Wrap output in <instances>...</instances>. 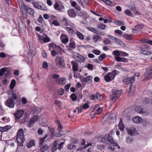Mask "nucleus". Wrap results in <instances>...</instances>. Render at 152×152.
Listing matches in <instances>:
<instances>
[{
  "label": "nucleus",
  "mask_w": 152,
  "mask_h": 152,
  "mask_svg": "<svg viewBox=\"0 0 152 152\" xmlns=\"http://www.w3.org/2000/svg\"><path fill=\"white\" fill-rule=\"evenodd\" d=\"M28 7L26 6L25 5L21 7L20 9H21V11L22 14L23 15V17H26V11L27 9H28Z\"/></svg>",
  "instance_id": "obj_17"
},
{
  "label": "nucleus",
  "mask_w": 152,
  "mask_h": 152,
  "mask_svg": "<svg viewBox=\"0 0 152 152\" xmlns=\"http://www.w3.org/2000/svg\"><path fill=\"white\" fill-rule=\"evenodd\" d=\"M39 118V117L37 115L34 116L32 118H31L34 122H36L37 121Z\"/></svg>",
  "instance_id": "obj_56"
},
{
  "label": "nucleus",
  "mask_w": 152,
  "mask_h": 152,
  "mask_svg": "<svg viewBox=\"0 0 152 152\" xmlns=\"http://www.w3.org/2000/svg\"><path fill=\"white\" fill-rule=\"evenodd\" d=\"M24 137L23 129H19L16 135V139L19 146L21 147L23 146V143L25 141Z\"/></svg>",
  "instance_id": "obj_2"
},
{
  "label": "nucleus",
  "mask_w": 152,
  "mask_h": 152,
  "mask_svg": "<svg viewBox=\"0 0 152 152\" xmlns=\"http://www.w3.org/2000/svg\"><path fill=\"white\" fill-rule=\"evenodd\" d=\"M69 46L71 48L74 49L76 48V45L75 42H71L69 44Z\"/></svg>",
  "instance_id": "obj_43"
},
{
  "label": "nucleus",
  "mask_w": 152,
  "mask_h": 152,
  "mask_svg": "<svg viewBox=\"0 0 152 152\" xmlns=\"http://www.w3.org/2000/svg\"><path fill=\"white\" fill-rule=\"evenodd\" d=\"M118 127L119 129L121 131H123L124 129V124L122 120L120 118V120L119 123L118 125Z\"/></svg>",
  "instance_id": "obj_22"
},
{
  "label": "nucleus",
  "mask_w": 152,
  "mask_h": 152,
  "mask_svg": "<svg viewBox=\"0 0 152 152\" xmlns=\"http://www.w3.org/2000/svg\"><path fill=\"white\" fill-rule=\"evenodd\" d=\"M135 89V86L134 85L132 84L129 88V93H131L132 94L134 93Z\"/></svg>",
  "instance_id": "obj_30"
},
{
  "label": "nucleus",
  "mask_w": 152,
  "mask_h": 152,
  "mask_svg": "<svg viewBox=\"0 0 152 152\" xmlns=\"http://www.w3.org/2000/svg\"><path fill=\"white\" fill-rule=\"evenodd\" d=\"M40 146H41L40 150L42 152H44L46 151L49 148L48 145L46 144L42 145Z\"/></svg>",
  "instance_id": "obj_24"
},
{
  "label": "nucleus",
  "mask_w": 152,
  "mask_h": 152,
  "mask_svg": "<svg viewBox=\"0 0 152 152\" xmlns=\"http://www.w3.org/2000/svg\"><path fill=\"white\" fill-rule=\"evenodd\" d=\"M76 54L77 55H74V58L75 60L79 62H84L85 60V58L84 56L78 53H76Z\"/></svg>",
  "instance_id": "obj_8"
},
{
  "label": "nucleus",
  "mask_w": 152,
  "mask_h": 152,
  "mask_svg": "<svg viewBox=\"0 0 152 152\" xmlns=\"http://www.w3.org/2000/svg\"><path fill=\"white\" fill-rule=\"evenodd\" d=\"M114 55L117 56H119L121 55V52L120 53L119 51L118 50H115L113 51Z\"/></svg>",
  "instance_id": "obj_51"
},
{
  "label": "nucleus",
  "mask_w": 152,
  "mask_h": 152,
  "mask_svg": "<svg viewBox=\"0 0 152 152\" xmlns=\"http://www.w3.org/2000/svg\"><path fill=\"white\" fill-rule=\"evenodd\" d=\"M123 36L124 38L128 40H132V35H130L127 33H125L123 34Z\"/></svg>",
  "instance_id": "obj_27"
},
{
  "label": "nucleus",
  "mask_w": 152,
  "mask_h": 152,
  "mask_svg": "<svg viewBox=\"0 0 152 152\" xmlns=\"http://www.w3.org/2000/svg\"><path fill=\"white\" fill-rule=\"evenodd\" d=\"M85 78L86 79V83L88 82V81H90L92 80L93 78V77L92 76H88L86 77Z\"/></svg>",
  "instance_id": "obj_52"
},
{
  "label": "nucleus",
  "mask_w": 152,
  "mask_h": 152,
  "mask_svg": "<svg viewBox=\"0 0 152 152\" xmlns=\"http://www.w3.org/2000/svg\"><path fill=\"white\" fill-rule=\"evenodd\" d=\"M126 130L129 134L131 135H133L135 133V129L134 127L132 126L129 128H127Z\"/></svg>",
  "instance_id": "obj_20"
},
{
  "label": "nucleus",
  "mask_w": 152,
  "mask_h": 152,
  "mask_svg": "<svg viewBox=\"0 0 152 152\" xmlns=\"http://www.w3.org/2000/svg\"><path fill=\"white\" fill-rule=\"evenodd\" d=\"M64 78L62 77L61 78H60V80H59V79H57L56 80V81L58 83V84L60 85H62L64 83Z\"/></svg>",
  "instance_id": "obj_49"
},
{
  "label": "nucleus",
  "mask_w": 152,
  "mask_h": 152,
  "mask_svg": "<svg viewBox=\"0 0 152 152\" xmlns=\"http://www.w3.org/2000/svg\"><path fill=\"white\" fill-rule=\"evenodd\" d=\"M58 132L55 134L56 136L58 137H60L61 136L62 134L61 133L63 129L62 126L61 124L58 125Z\"/></svg>",
  "instance_id": "obj_21"
},
{
  "label": "nucleus",
  "mask_w": 152,
  "mask_h": 152,
  "mask_svg": "<svg viewBox=\"0 0 152 152\" xmlns=\"http://www.w3.org/2000/svg\"><path fill=\"white\" fill-rule=\"evenodd\" d=\"M85 67H87L88 69L91 70H92L93 69V65L91 64H88L87 66L86 65H85Z\"/></svg>",
  "instance_id": "obj_48"
},
{
  "label": "nucleus",
  "mask_w": 152,
  "mask_h": 152,
  "mask_svg": "<svg viewBox=\"0 0 152 152\" xmlns=\"http://www.w3.org/2000/svg\"><path fill=\"white\" fill-rule=\"evenodd\" d=\"M32 110L34 113L39 112L40 111V108L39 107H34L32 108Z\"/></svg>",
  "instance_id": "obj_46"
},
{
  "label": "nucleus",
  "mask_w": 152,
  "mask_h": 152,
  "mask_svg": "<svg viewBox=\"0 0 152 152\" xmlns=\"http://www.w3.org/2000/svg\"><path fill=\"white\" fill-rule=\"evenodd\" d=\"M64 89L61 88L58 89V93L60 96H62L64 94Z\"/></svg>",
  "instance_id": "obj_54"
},
{
  "label": "nucleus",
  "mask_w": 152,
  "mask_h": 152,
  "mask_svg": "<svg viewBox=\"0 0 152 152\" xmlns=\"http://www.w3.org/2000/svg\"><path fill=\"white\" fill-rule=\"evenodd\" d=\"M103 42L105 45H107L111 43L110 39L108 38H105L103 40Z\"/></svg>",
  "instance_id": "obj_36"
},
{
  "label": "nucleus",
  "mask_w": 152,
  "mask_h": 152,
  "mask_svg": "<svg viewBox=\"0 0 152 152\" xmlns=\"http://www.w3.org/2000/svg\"><path fill=\"white\" fill-rule=\"evenodd\" d=\"M65 28L66 31L69 33L71 32V33H73L74 32L73 30L70 27H65Z\"/></svg>",
  "instance_id": "obj_57"
},
{
  "label": "nucleus",
  "mask_w": 152,
  "mask_h": 152,
  "mask_svg": "<svg viewBox=\"0 0 152 152\" xmlns=\"http://www.w3.org/2000/svg\"><path fill=\"white\" fill-rule=\"evenodd\" d=\"M102 110L101 108H98L96 111L94 113V115H100L102 112Z\"/></svg>",
  "instance_id": "obj_41"
},
{
  "label": "nucleus",
  "mask_w": 152,
  "mask_h": 152,
  "mask_svg": "<svg viewBox=\"0 0 152 152\" xmlns=\"http://www.w3.org/2000/svg\"><path fill=\"white\" fill-rule=\"evenodd\" d=\"M82 107L84 109H86L89 107V106L88 103L86 102L83 106Z\"/></svg>",
  "instance_id": "obj_61"
},
{
  "label": "nucleus",
  "mask_w": 152,
  "mask_h": 152,
  "mask_svg": "<svg viewBox=\"0 0 152 152\" xmlns=\"http://www.w3.org/2000/svg\"><path fill=\"white\" fill-rule=\"evenodd\" d=\"M133 121L135 123L139 124L142 122V119L138 116H134L132 119Z\"/></svg>",
  "instance_id": "obj_19"
},
{
  "label": "nucleus",
  "mask_w": 152,
  "mask_h": 152,
  "mask_svg": "<svg viewBox=\"0 0 152 152\" xmlns=\"http://www.w3.org/2000/svg\"><path fill=\"white\" fill-rule=\"evenodd\" d=\"M15 104L14 100L11 98L8 99L5 102L6 105L10 108H14Z\"/></svg>",
  "instance_id": "obj_9"
},
{
  "label": "nucleus",
  "mask_w": 152,
  "mask_h": 152,
  "mask_svg": "<svg viewBox=\"0 0 152 152\" xmlns=\"http://www.w3.org/2000/svg\"><path fill=\"white\" fill-rule=\"evenodd\" d=\"M106 57V54L104 53L102 54L98 58L99 59L102 61Z\"/></svg>",
  "instance_id": "obj_44"
},
{
  "label": "nucleus",
  "mask_w": 152,
  "mask_h": 152,
  "mask_svg": "<svg viewBox=\"0 0 152 152\" xmlns=\"http://www.w3.org/2000/svg\"><path fill=\"white\" fill-rule=\"evenodd\" d=\"M76 34L80 39L81 40H83L84 39V38L83 35L80 32L77 31Z\"/></svg>",
  "instance_id": "obj_33"
},
{
  "label": "nucleus",
  "mask_w": 152,
  "mask_h": 152,
  "mask_svg": "<svg viewBox=\"0 0 152 152\" xmlns=\"http://www.w3.org/2000/svg\"><path fill=\"white\" fill-rule=\"evenodd\" d=\"M110 134H105L102 138L101 141L107 144H113L115 146L118 147V144L114 142L113 138Z\"/></svg>",
  "instance_id": "obj_1"
},
{
  "label": "nucleus",
  "mask_w": 152,
  "mask_h": 152,
  "mask_svg": "<svg viewBox=\"0 0 152 152\" xmlns=\"http://www.w3.org/2000/svg\"><path fill=\"white\" fill-rule=\"evenodd\" d=\"M58 144V143L56 141H55L53 142V146L51 149L52 152H54L57 150L58 149L57 147Z\"/></svg>",
  "instance_id": "obj_23"
},
{
  "label": "nucleus",
  "mask_w": 152,
  "mask_h": 152,
  "mask_svg": "<svg viewBox=\"0 0 152 152\" xmlns=\"http://www.w3.org/2000/svg\"><path fill=\"white\" fill-rule=\"evenodd\" d=\"M92 52L96 55H99L101 53V52L100 50L96 49L93 50Z\"/></svg>",
  "instance_id": "obj_53"
},
{
  "label": "nucleus",
  "mask_w": 152,
  "mask_h": 152,
  "mask_svg": "<svg viewBox=\"0 0 152 152\" xmlns=\"http://www.w3.org/2000/svg\"><path fill=\"white\" fill-rule=\"evenodd\" d=\"M70 142L72 143L77 144L78 142V140L75 138H72L70 140Z\"/></svg>",
  "instance_id": "obj_38"
},
{
  "label": "nucleus",
  "mask_w": 152,
  "mask_h": 152,
  "mask_svg": "<svg viewBox=\"0 0 152 152\" xmlns=\"http://www.w3.org/2000/svg\"><path fill=\"white\" fill-rule=\"evenodd\" d=\"M115 3L110 0H108L106 4L108 5L113 6L114 5Z\"/></svg>",
  "instance_id": "obj_64"
},
{
  "label": "nucleus",
  "mask_w": 152,
  "mask_h": 152,
  "mask_svg": "<svg viewBox=\"0 0 152 152\" xmlns=\"http://www.w3.org/2000/svg\"><path fill=\"white\" fill-rule=\"evenodd\" d=\"M25 115L23 118L21 119H20L18 122H20L21 123L24 124L26 121H27L28 119V116H27V113H25Z\"/></svg>",
  "instance_id": "obj_28"
},
{
  "label": "nucleus",
  "mask_w": 152,
  "mask_h": 152,
  "mask_svg": "<svg viewBox=\"0 0 152 152\" xmlns=\"http://www.w3.org/2000/svg\"><path fill=\"white\" fill-rule=\"evenodd\" d=\"M71 62L72 66V69L73 70L74 72L77 71L78 69V64L75 61H72Z\"/></svg>",
  "instance_id": "obj_16"
},
{
  "label": "nucleus",
  "mask_w": 152,
  "mask_h": 152,
  "mask_svg": "<svg viewBox=\"0 0 152 152\" xmlns=\"http://www.w3.org/2000/svg\"><path fill=\"white\" fill-rule=\"evenodd\" d=\"M50 41V39L49 38L47 37L44 38L43 39V41L44 42H47Z\"/></svg>",
  "instance_id": "obj_63"
},
{
  "label": "nucleus",
  "mask_w": 152,
  "mask_h": 152,
  "mask_svg": "<svg viewBox=\"0 0 152 152\" xmlns=\"http://www.w3.org/2000/svg\"><path fill=\"white\" fill-rule=\"evenodd\" d=\"M7 69L6 67L3 68L0 70V77L2 76L4 73L6 71Z\"/></svg>",
  "instance_id": "obj_40"
},
{
  "label": "nucleus",
  "mask_w": 152,
  "mask_h": 152,
  "mask_svg": "<svg viewBox=\"0 0 152 152\" xmlns=\"http://www.w3.org/2000/svg\"><path fill=\"white\" fill-rule=\"evenodd\" d=\"M11 126L10 125H6L5 126L3 127V132H5L8 131L9 129H10Z\"/></svg>",
  "instance_id": "obj_39"
},
{
  "label": "nucleus",
  "mask_w": 152,
  "mask_h": 152,
  "mask_svg": "<svg viewBox=\"0 0 152 152\" xmlns=\"http://www.w3.org/2000/svg\"><path fill=\"white\" fill-rule=\"evenodd\" d=\"M116 74V70H113L112 72L107 73L104 77V80L107 83L113 80L114 79Z\"/></svg>",
  "instance_id": "obj_3"
},
{
  "label": "nucleus",
  "mask_w": 152,
  "mask_h": 152,
  "mask_svg": "<svg viewBox=\"0 0 152 152\" xmlns=\"http://www.w3.org/2000/svg\"><path fill=\"white\" fill-rule=\"evenodd\" d=\"M69 16L71 18H74L76 16V14L73 9H70L67 11Z\"/></svg>",
  "instance_id": "obj_15"
},
{
  "label": "nucleus",
  "mask_w": 152,
  "mask_h": 152,
  "mask_svg": "<svg viewBox=\"0 0 152 152\" xmlns=\"http://www.w3.org/2000/svg\"><path fill=\"white\" fill-rule=\"evenodd\" d=\"M121 94V91L117 90L113 92L112 94L110 96V99L113 102H115L118 98H119Z\"/></svg>",
  "instance_id": "obj_4"
},
{
  "label": "nucleus",
  "mask_w": 152,
  "mask_h": 152,
  "mask_svg": "<svg viewBox=\"0 0 152 152\" xmlns=\"http://www.w3.org/2000/svg\"><path fill=\"white\" fill-rule=\"evenodd\" d=\"M24 113V112L23 110H19L14 114L15 117V120L16 122H18L20 118L22 117Z\"/></svg>",
  "instance_id": "obj_7"
},
{
  "label": "nucleus",
  "mask_w": 152,
  "mask_h": 152,
  "mask_svg": "<svg viewBox=\"0 0 152 152\" xmlns=\"http://www.w3.org/2000/svg\"><path fill=\"white\" fill-rule=\"evenodd\" d=\"M115 42L118 45H121L122 44H124L123 41L117 38L115 40Z\"/></svg>",
  "instance_id": "obj_37"
},
{
  "label": "nucleus",
  "mask_w": 152,
  "mask_h": 152,
  "mask_svg": "<svg viewBox=\"0 0 152 152\" xmlns=\"http://www.w3.org/2000/svg\"><path fill=\"white\" fill-rule=\"evenodd\" d=\"M56 48L58 50V51L59 52V53L60 55H62V51L63 50L62 48L59 46H56Z\"/></svg>",
  "instance_id": "obj_47"
},
{
  "label": "nucleus",
  "mask_w": 152,
  "mask_h": 152,
  "mask_svg": "<svg viewBox=\"0 0 152 152\" xmlns=\"http://www.w3.org/2000/svg\"><path fill=\"white\" fill-rule=\"evenodd\" d=\"M34 122L33 120L31 119L28 123V127H31L32 126L34 125Z\"/></svg>",
  "instance_id": "obj_42"
},
{
  "label": "nucleus",
  "mask_w": 152,
  "mask_h": 152,
  "mask_svg": "<svg viewBox=\"0 0 152 152\" xmlns=\"http://www.w3.org/2000/svg\"><path fill=\"white\" fill-rule=\"evenodd\" d=\"M56 44H55V43L53 42L49 44V47L50 49V48H56Z\"/></svg>",
  "instance_id": "obj_59"
},
{
  "label": "nucleus",
  "mask_w": 152,
  "mask_h": 152,
  "mask_svg": "<svg viewBox=\"0 0 152 152\" xmlns=\"http://www.w3.org/2000/svg\"><path fill=\"white\" fill-rule=\"evenodd\" d=\"M76 148V146L72 144L71 143L69 144L67 146V148L68 149L72 150Z\"/></svg>",
  "instance_id": "obj_35"
},
{
  "label": "nucleus",
  "mask_w": 152,
  "mask_h": 152,
  "mask_svg": "<svg viewBox=\"0 0 152 152\" xmlns=\"http://www.w3.org/2000/svg\"><path fill=\"white\" fill-rule=\"evenodd\" d=\"M35 145V141L34 140H30L27 144V146L28 148H30L32 146Z\"/></svg>",
  "instance_id": "obj_26"
},
{
  "label": "nucleus",
  "mask_w": 152,
  "mask_h": 152,
  "mask_svg": "<svg viewBox=\"0 0 152 152\" xmlns=\"http://www.w3.org/2000/svg\"><path fill=\"white\" fill-rule=\"evenodd\" d=\"M146 73L148 75H145L146 78L149 79L152 76V66H149L146 70Z\"/></svg>",
  "instance_id": "obj_11"
},
{
  "label": "nucleus",
  "mask_w": 152,
  "mask_h": 152,
  "mask_svg": "<svg viewBox=\"0 0 152 152\" xmlns=\"http://www.w3.org/2000/svg\"><path fill=\"white\" fill-rule=\"evenodd\" d=\"M140 53L144 55H148V51L147 50H144L142 48L140 50Z\"/></svg>",
  "instance_id": "obj_50"
},
{
  "label": "nucleus",
  "mask_w": 152,
  "mask_h": 152,
  "mask_svg": "<svg viewBox=\"0 0 152 152\" xmlns=\"http://www.w3.org/2000/svg\"><path fill=\"white\" fill-rule=\"evenodd\" d=\"M28 45L30 49L29 54L31 56H33L35 54L33 50L34 44L31 42H28Z\"/></svg>",
  "instance_id": "obj_12"
},
{
  "label": "nucleus",
  "mask_w": 152,
  "mask_h": 152,
  "mask_svg": "<svg viewBox=\"0 0 152 152\" xmlns=\"http://www.w3.org/2000/svg\"><path fill=\"white\" fill-rule=\"evenodd\" d=\"M60 39L63 43H66L69 41L68 37L64 34H62L60 36Z\"/></svg>",
  "instance_id": "obj_14"
},
{
  "label": "nucleus",
  "mask_w": 152,
  "mask_h": 152,
  "mask_svg": "<svg viewBox=\"0 0 152 152\" xmlns=\"http://www.w3.org/2000/svg\"><path fill=\"white\" fill-rule=\"evenodd\" d=\"M71 86V84L69 83L65 85L64 86L65 89L66 91H68L69 88Z\"/></svg>",
  "instance_id": "obj_62"
},
{
  "label": "nucleus",
  "mask_w": 152,
  "mask_h": 152,
  "mask_svg": "<svg viewBox=\"0 0 152 152\" xmlns=\"http://www.w3.org/2000/svg\"><path fill=\"white\" fill-rule=\"evenodd\" d=\"M115 60L118 62H122L125 63L128 62L129 61L128 59L125 58H121L120 56H116L115 57Z\"/></svg>",
  "instance_id": "obj_18"
},
{
  "label": "nucleus",
  "mask_w": 152,
  "mask_h": 152,
  "mask_svg": "<svg viewBox=\"0 0 152 152\" xmlns=\"http://www.w3.org/2000/svg\"><path fill=\"white\" fill-rule=\"evenodd\" d=\"M132 138L131 137H128L126 138V142L128 143H130L132 142Z\"/></svg>",
  "instance_id": "obj_55"
},
{
  "label": "nucleus",
  "mask_w": 152,
  "mask_h": 152,
  "mask_svg": "<svg viewBox=\"0 0 152 152\" xmlns=\"http://www.w3.org/2000/svg\"><path fill=\"white\" fill-rule=\"evenodd\" d=\"M135 110L137 112L140 114H142L144 113L143 108L141 106L137 107L135 108Z\"/></svg>",
  "instance_id": "obj_25"
},
{
  "label": "nucleus",
  "mask_w": 152,
  "mask_h": 152,
  "mask_svg": "<svg viewBox=\"0 0 152 152\" xmlns=\"http://www.w3.org/2000/svg\"><path fill=\"white\" fill-rule=\"evenodd\" d=\"M97 27L101 29L104 30L105 28V25L103 23H101L98 25Z\"/></svg>",
  "instance_id": "obj_45"
},
{
  "label": "nucleus",
  "mask_w": 152,
  "mask_h": 152,
  "mask_svg": "<svg viewBox=\"0 0 152 152\" xmlns=\"http://www.w3.org/2000/svg\"><path fill=\"white\" fill-rule=\"evenodd\" d=\"M27 12L29 13L30 15L33 16L34 15V12L33 9L28 8V9H27L26 13Z\"/></svg>",
  "instance_id": "obj_32"
},
{
  "label": "nucleus",
  "mask_w": 152,
  "mask_h": 152,
  "mask_svg": "<svg viewBox=\"0 0 152 152\" xmlns=\"http://www.w3.org/2000/svg\"><path fill=\"white\" fill-rule=\"evenodd\" d=\"M55 63L58 67L63 68L65 66L64 59L62 56L57 57L55 60Z\"/></svg>",
  "instance_id": "obj_5"
},
{
  "label": "nucleus",
  "mask_w": 152,
  "mask_h": 152,
  "mask_svg": "<svg viewBox=\"0 0 152 152\" xmlns=\"http://www.w3.org/2000/svg\"><path fill=\"white\" fill-rule=\"evenodd\" d=\"M16 84V81L15 80H12L10 84V88L11 90H12L14 89L15 86Z\"/></svg>",
  "instance_id": "obj_31"
},
{
  "label": "nucleus",
  "mask_w": 152,
  "mask_h": 152,
  "mask_svg": "<svg viewBox=\"0 0 152 152\" xmlns=\"http://www.w3.org/2000/svg\"><path fill=\"white\" fill-rule=\"evenodd\" d=\"M54 7L55 10L59 11H61L64 8V7L63 5L58 4L57 2L55 3Z\"/></svg>",
  "instance_id": "obj_13"
},
{
  "label": "nucleus",
  "mask_w": 152,
  "mask_h": 152,
  "mask_svg": "<svg viewBox=\"0 0 152 152\" xmlns=\"http://www.w3.org/2000/svg\"><path fill=\"white\" fill-rule=\"evenodd\" d=\"M135 76L134 75L130 77H126L124 78L123 80V83L126 85L132 83L135 81Z\"/></svg>",
  "instance_id": "obj_6"
},
{
  "label": "nucleus",
  "mask_w": 152,
  "mask_h": 152,
  "mask_svg": "<svg viewBox=\"0 0 152 152\" xmlns=\"http://www.w3.org/2000/svg\"><path fill=\"white\" fill-rule=\"evenodd\" d=\"M32 4H33V6L38 9L42 10H46V8L45 7H42L40 4V2L39 1H34L32 2Z\"/></svg>",
  "instance_id": "obj_10"
},
{
  "label": "nucleus",
  "mask_w": 152,
  "mask_h": 152,
  "mask_svg": "<svg viewBox=\"0 0 152 152\" xmlns=\"http://www.w3.org/2000/svg\"><path fill=\"white\" fill-rule=\"evenodd\" d=\"M70 97L71 98V99L73 101H75L77 99V97L75 93L72 94L70 95Z\"/></svg>",
  "instance_id": "obj_34"
},
{
  "label": "nucleus",
  "mask_w": 152,
  "mask_h": 152,
  "mask_svg": "<svg viewBox=\"0 0 152 152\" xmlns=\"http://www.w3.org/2000/svg\"><path fill=\"white\" fill-rule=\"evenodd\" d=\"M117 23L116 24L119 26H121V25H124V21H121L120 20H117L115 21Z\"/></svg>",
  "instance_id": "obj_60"
},
{
  "label": "nucleus",
  "mask_w": 152,
  "mask_h": 152,
  "mask_svg": "<svg viewBox=\"0 0 152 152\" xmlns=\"http://www.w3.org/2000/svg\"><path fill=\"white\" fill-rule=\"evenodd\" d=\"M125 13L126 15H127L129 16H132V14L131 13L130 11H129V10L127 9L125 11Z\"/></svg>",
  "instance_id": "obj_58"
},
{
  "label": "nucleus",
  "mask_w": 152,
  "mask_h": 152,
  "mask_svg": "<svg viewBox=\"0 0 152 152\" xmlns=\"http://www.w3.org/2000/svg\"><path fill=\"white\" fill-rule=\"evenodd\" d=\"M87 28L88 30L91 31L94 33L97 34H99V32L98 31L96 30V29L94 28L87 27Z\"/></svg>",
  "instance_id": "obj_29"
}]
</instances>
